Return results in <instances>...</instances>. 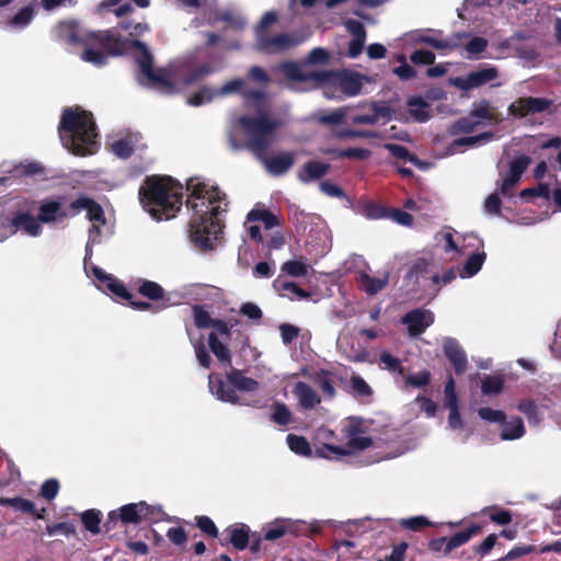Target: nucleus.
Wrapping results in <instances>:
<instances>
[{"label": "nucleus", "instance_id": "47", "mask_svg": "<svg viewBox=\"0 0 561 561\" xmlns=\"http://www.w3.org/2000/svg\"><path fill=\"white\" fill-rule=\"evenodd\" d=\"M309 266L302 260H291L283 263L282 272L293 277L305 276L308 272Z\"/></svg>", "mask_w": 561, "mask_h": 561}, {"label": "nucleus", "instance_id": "60", "mask_svg": "<svg viewBox=\"0 0 561 561\" xmlns=\"http://www.w3.org/2000/svg\"><path fill=\"white\" fill-rule=\"evenodd\" d=\"M410 59L415 65H433L435 55L430 50H415Z\"/></svg>", "mask_w": 561, "mask_h": 561}, {"label": "nucleus", "instance_id": "46", "mask_svg": "<svg viewBox=\"0 0 561 561\" xmlns=\"http://www.w3.org/2000/svg\"><path fill=\"white\" fill-rule=\"evenodd\" d=\"M492 138H493V134L490 131L482 133L477 136L460 137L453 142V147L455 149L459 148V147H463V146L474 147V146H479L482 142L489 141Z\"/></svg>", "mask_w": 561, "mask_h": 561}, {"label": "nucleus", "instance_id": "12", "mask_svg": "<svg viewBox=\"0 0 561 561\" xmlns=\"http://www.w3.org/2000/svg\"><path fill=\"white\" fill-rule=\"evenodd\" d=\"M354 262H358L363 265V268H358L356 273V280L359 285V288L366 294L373 296L381 291L387 287L390 279V272L385 271L379 273L377 276H371L369 274V266L364 261L362 256H355Z\"/></svg>", "mask_w": 561, "mask_h": 561}, {"label": "nucleus", "instance_id": "19", "mask_svg": "<svg viewBox=\"0 0 561 561\" xmlns=\"http://www.w3.org/2000/svg\"><path fill=\"white\" fill-rule=\"evenodd\" d=\"M402 41L405 44H411V45L427 44L436 49L450 48L454 46V44H451L449 41L442 39V38H438L437 36H435V34L431 30H427V31L416 30V31L409 32L402 36Z\"/></svg>", "mask_w": 561, "mask_h": 561}, {"label": "nucleus", "instance_id": "35", "mask_svg": "<svg viewBox=\"0 0 561 561\" xmlns=\"http://www.w3.org/2000/svg\"><path fill=\"white\" fill-rule=\"evenodd\" d=\"M230 535L231 545L238 549L243 550L249 543V527L244 524H237L227 529Z\"/></svg>", "mask_w": 561, "mask_h": 561}, {"label": "nucleus", "instance_id": "14", "mask_svg": "<svg viewBox=\"0 0 561 561\" xmlns=\"http://www.w3.org/2000/svg\"><path fill=\"white\" fill-rule=\"evenodd\" d=\"M552 105V101L545 98H519L508 106V113L514 117H525L546 112Z\"/></svg>", "mask_w": 561, "mask_h": 561}, {"label": "nucleus", "instance_id": "26", "mask_svg": "<svg viewBox=\"0 0 561 561\" xmlns=\"http://www.w3.org/2000/svg\"><path fill=\"white\" fill-rule=\"evenodd\" d=\"M67 216L59 201H44L39 206L38 220L42 222L62 220Z\"/></svg>", "mask_w": 561, "mask_h": 561}, {"label": "nucleus", "instance_id": "40", "mask_svg": "<svg viewBox=\"0 0 561 561\" xmlns=\"http://www.w3.org/2000/svg\"><path fill=\"white\" fill-rule=\"evenodd\" d=\"M208 343L211 352L215 354V356L218 358V360L224 365H230L231 363V356L230 352L227 348V346L221 343L215 333H210L208 336Z\"/></svg>", "mask_w": 561, "mask_h": 561}, {"label": "nucleus", "instance_id": "51", "mask_svg": "<svg viewBox=\"0 0 561 561\" xmlns=\"http://www.w3.org/2000/svg\"><path fill=\"white\" fill-rule=\"evenodd\" d=\"M380 364H381L382 368H385V369H387L389 371L398 373L400 375L403 374V368H402L400 359H398L397 357L392 356L387 351L381 352V354H380Z\"/></svg>", "mask_w": 561, "mask_h": 561}, {"label": "nucleus", "instance_id": "39", "mask_svg": "<svg viewBox=\"0 0 561 561\" xmlns=\"http://www.w3.org/2000/svg\"><path fill=\"white\" fill-rule=\"evenodd\" d=\"M229 381L239 390L252 392L257 390L259 382L252 378L245 377L238 370H233L228 375Z\"/></svg>", "mask_w": 561, "mask_h": 561}, {"label": "nucleus", "instance_id": "3", "mask_svg": "<svg viewBox=\"0 0 561 561\" xmlns=\"http://www.w3.org/2000/svg\"><path fill=\"white\" fill-rule=\"evenodd\" d=\"M280 119H272L267 114H260L255 119L242 116L234 123L247 138V147L262 161L266 171L275 176L286 173L295 163V153L283 152L270 157L264 153L275 140V131L283 126Z\"/></svg>", "mask_w": 561, "mask_h": 561}, {"label": "nucleus", "instance_id": "29", "mask_svg": "<svg viewBox=\"0 0 561 561\" xmlns=\"http://www.w3.org/2000/svg\"><path fill=\"white\" fill-rule=\"evenodd\" d=\"M0 505L1 506L9 505L12 508H14L15 511L32 514V515L36 516V518H39V519L44 518V514H45V508L37 511L35 507V504L32 501L22 499V497H12V499L0 497Z\"/></svg>", "mask_w": 561, "mask_h": 561}, {"label": "nucleus", "instance_id": "43", "mask_svg": "<svg viewBox=\"0 0 561 561\" xmlns=\"http://www.w3.org/2000/svg\"><path fill=\"white\" fill-rule=\"evenodd\" d=\"M530 163V157L526 154H517L510 161L508 170L505 172L520 179L522 174L529 167Z\"/></svg>", "mask_w": 561, "mask_h": 561}, {"label": "nucleus", "instance_id": "10", "mask_svg": "<svg viewBox=\"0 0 561 561\" xmlns=\"http://www.w3.org/2000/svg\"><path fill=\"white\" fill-rule=\"evenodd\" d=\"M72 214L80 210H87V217L93 222L89 230V241L87 244L85 256L91 255L90 248L92 244L100 242L101 226H104V214L102 207L87 197H80L71 203Z\"/></svg>", "mask_w": 561, "mask_h": 561}, {"label": "nucleus", "instance_id": "1", "mask_svg": "<svg viewBox=\"0 0 561 561\" xmlns=\"http://www.w3.org/2000/svg\"><path fill=\"white\" fill-rule=\"evenodd\" d=\"M135 47L139 50L137 62L148 83L163 92L182 90L195 81L210 73V67L204 65L197 68L186 67L180 73H171L167 69L154 70L152 57L145 44L138 41L121 42L112 31L91 33L84 42L82 60L101 66L108 56L123 54L128 48Z\"/></svg>", "mask_w": 561, "mask_h": 561}, {"label": "nucleus", "instance_id": "36", "mask_svg": "<svg viewBox=\"0 0 561 561\" xmlns=\"http://www.w3.org/2000/svg\"><path fill=\"white\" fill-rule=\"evenodd\" d=\"M524 433L525 428L522 419L513 417L510 421L503 423L501 437L504 440H512L520 438Z\"/></svg>", "mask_w": 561, "mask_h": 561}, {"label": "nucleus", "instance_id": "15", "mask_svg": "<svg viewBox=\"0 0 561 561\" xmlns=\"http://www.w3.org/2000/svg\"><path fill=\"white\" fill-rule=\"evenodd\" d=\"M436 249H440L446 253H451L450 260H454L456 256L462 254L465 252L466 245L463 244L466 237L461 236L459 232L454 231L449 228L439 231L436 237Z\"/></svg>", "mask_w": 561, "mask_h": 561}, {"label": "nucleus", "instance_id": "27", "mask_svg": "<svg viewBox=\"0 0 561 561\" xmlns=\"http://www.w3.org/2000/svg\"><path fill=\"white\" fill-rule=\"evenodd\" d=\"M280 71L284 76L291 81H300V82H311L313 85L320 88V81L314 77L320 75L321 72L316 73H306L302 71V68L294 62H287L279 66Z\"/></svg>", "mask_w": 561, "mask_h": 561}, {"label": "nucleus", "instance_id": "42", "mask_svg": "<svg viewBox=\"0 0 561 561\" xmlns=\"http://www.w3.org/2000/svg\"><path fill=\"white\" fill-rule=\"evenodd\" d=\"M271 420L279 425H287L291 421V412L285 403L276 402L271 407Z\"/></svg>", "mask_w": 561, "mask_h": 561}, {"label": "nucleus", "instance_id": "30", "mask_svg": "<svg viewBox=\"0 0 561 561\" xmlns=\"http://www.w3.org/2000/svg\"><path fill=\"white\" fill-rule=\"evenodd\" d=\"M218 21H224L227 24V27L232 30H241L247 24V20L243 15L232 9L222 12L220 16L210 15L208 18V23L211 25L216 24Z\"/></svg>", "mask_w": 561, "mask_h": 561}, {"label": "nucleus", "instance_id": "56", "mask_svg": "<svg viewBox=\"0 0 561 561\" xmlns=\"http://www.w3.org/2000/svg\"><path fill=\"white\" fill-rule=\"evenodd\" d=\"M488 46V41L483 37H472L466 45L467 56L469 58L476 57L482 53Z\"/></svg>", "mask_w": 561, "mask_h": 561}, {"label": "nucleus", "instance_id": "38", "mask_svg": "<svg viewBox=\"0 0 561 561\" xmlns=\"http://www.w3.org/2000/svg\"><path fill=\"white\" fill-rule=\"evenodd\" d=\"M479 526H472L467 530L459 531L450 538H447V548H445V554L450 553L454 549L468 542L473 535L479 533Z\"/></svg>", "mask_w": 561, "mask_h": 561}, {"label": "nucleus", "instance_id": "7", "mask_svg": "<svg viewBox=\"0 0 561 561\" xmlns=\"http://www.w3.org/2000/svg\"><path fill=\"white\" fill-rule=\"evenodd\" d=\"M232 93H241L244 96L245 105L249 108L253 107L257 111L256 116L251 117L252 119L257 118L260 114H266L263 106L265 102L264 94L259 91L250 90L248 81L243 79H233L225 83L220 89L210 90L208 88H204L198 93L190 98L187 103L194 106H199L210 102L217 96H225Z\"/></svg>", "mask_w": 561, "mask_h": 561}, {"label": "nucleus", "instance_id": "5", "mask_svg": "<svg viewBox=\"0 0 561 561\" xmlns=\"http://www.w3.org/2000/svg\"><path fill=\"white\" fill-rule=\"evenodd\" d=\"M59 135L66 149L78 156H88L99 148L98 134L91 114L69 108L64 112Z\"/></svg>", "mask_w": 561, "mask_h": 561}, {"label": "nucleus", "instance_id": "57", "mask_svg": "<svg viewBox=\"0 0 561 561\" xmlns=\"http://www.w3.org/2000/svg\"><path fill=\"white\" fill-rule=\"evenodd\" d=\"M479 416L490 423H503L505 414L501 410H493L491 408H481L478 411Z\"/></svg>", "mask_w": 561, "mask_h": 561}, {"label": "nucleus", "instance_id": "28", "mask_svg": "<svg viewBox=\"0 0 561 561\" xmlns=\"http://www.w3.org/2000/svg\"><path fill=\"white\" fill-rule=\"evenodd\" d=\"M208 385L211 393L216 396L217 399L236 403L237 402V396L232 388L227 386L221 379H219L215 375H209L208 377Z\"/></svg>", "mask_w": 561, "mask_h": 561}, {"label": "nucleus", "instance_id": "16", "mask_svg": "<svg viewBox=\"0 0 561 561\" xmlns=\"http://www.w3.org/2000/svg\"><path fill=\"white\" fill-rule=\"evenodd\" d=\"M84 268L88 275L92 274L101 284L105 285L106 288L117 298L124 300L131 299V295L127 291L124 284L114 278L112 275L106 274L100 267L90 264L88 262V256H85Z\"/></svg>", "mask_w": 561, "mask_h": 561}, {"label": "nucleus", "instance_id": "9", "mask_svg": "<svg viewBox=\"0 0 561 561\" xmlns=\"http://www.w3.org/2000/svg\"><path fill=\"white\" fill-rule=\"evenodd\" d=\"M482 122L495 124L501 122L495 108L492 107L488 101L473 104L470 116L455 123L451 127V133L454 135L471 133L481 125Z\"/></svg>", "mask_w": 561, "mask_h": 561}, {"label": "nucleus", "instance_id": "52", "mask_svg": "<svg viewBox=\"0 0 561 561\" xmlns=\"http://www.w3.org/2000/svg\"><path fill=\"white\" fill-rule=\"evenodd\" d=\"M503 379L500 376H489L482 381L481 390L484 394H497L503 388Z\"/></svg>", "mask_w": 561, "mask_h": 561}, {"label": "nucleus", "instance_id": "45", "mask_svg": "<svg viewBox=\"0 0 561 561\" xmlns=\"http://www.w3.org/2000/svg\"><path fill=\"white\" fill-rule=\"evenodd\" d=\"M249 221H261L266 229L273 228L278 225V220L276 216L273 214L262 210V209H252L248 214Z\"/></svg>", "mask_w": 561, "mask_h": 561}, {"label": "nucleus", "instance_id": "2", "mask_svg": "<svg viewBox=\"0 0 561 561\" xmlns=\"http://www.w3.org/2000/svg\"><path fill=\"white\" fill-rule=\"evenodd\" d=\"M187 206L192 210L191 237L202 248H210L222 231L221 214L226 211L225 194L201 179L187 181Z\"/></svg>", "mask_w": 561, "mask_h": 561}, {"label": "nucleus", "instance_id": "34", "mask_svg": "<svg viewBox=\"0 0 561 561\" xmlns=\"http://www.w3.org/2000/svg\"><path fill=\"white\" fill-rule=\"evenodd\" d=\"M194 321L198 328L214 327L222 334H228V328L222 321H211L207 311L201 307L194 308Z\"/></svg>", "mask_w": 561, "mask_h": 561}, {"label": "nucleus", "instance_id": "23", "mask_svg": "<svg viewBox=\"0 0 561 561\" xmlns=\"http://www.w3.org/2000/svg\"><path fill=\"white\" fill-rule=\"evenodd\" d=\"M444 353L454 366L457 374H462L467 368V356L459 343L451 337L444 340Z\"/></svg>", "mask_w": 561, "mask_h": 561}, {"label": "nucleus", "instance_id": "18", "mask_svg": "<svg viewBox=\"0 0 561 561\" xmlns=\"http://www.w3.org/2000/svg\"><path fill=\"white\" fill-rule=\"evenodd\" d=\"M301 39L289 35V34H278L275 36H265L261 41L256 42L257 49L264 53H277L289 49L296 45H298Z\"/></svg>", "mask_w": 561, "mask_h": 561}, {"label": "nucleus", "instance_id": "53", "mask_svg": "<svg viewBox=\"0 0 561 561\" xmlns=\"http://www.w3.org/2000/svg\"><path fill=\"white\" fill-rule=\"evenodd\" d=\"M430 379L431 375L427 370H422L417 374L409 375L405 377L404 389H408V387L422 388L430 382Z\"/></svg>", "mask_w": 561, "mask_h": 561}, {"label": "nucleus", "instance_id": "6", "mask_svg": "<svg viewBox=\"0 0 561 561\" xmlns=\"http://www.w3.org/2000/svg\"><path fill=\"white\" fill-rule=\"evenodd\" d=\"M342 433L347 438V444L345 446L332 444L330 440L334 436L333 431L328 427H320L317 432V438L322 445L317 447L316 456L330 460H337L356 451L366 449L373 444L371 438L365 435L362 431V423L357 419H347L343 423Z\"/></svg>", "mask_w": 561, "mask_h": 561}, {"label": "nucleus", "instance_id": "64", "mask_svg": "<svg viewBox=\"0 0 561 561\" xmlns=\"http://www.w3.org/2000/svg\"><path fill=\"white\" fill-rule=\"evenodd\" d=\"M501 209V201L496 193L490 194L484 201V210L490 215H497Z\"/></svg>", "mask_w": 561, "mask_h": 561}, {"label": "nucleus", "instance_id": "63", "mask_svg": "<svg viewBox=\"0 0 561 561\" xmlns=\"http://www.w3.org/2000/svg\"><path fill=\"white\" fill-rule=\"evenodd\" d=\"M168 539L174 545H183L187 540L185 530L182 527H172L167 531Z\"/></svg>", "mask_w": 561, "mask_h": 561}, {"label": "nucleus", "instance_id": "37", "mask_svg": "<svg viewBox=\"0 0 561 561\" xmlns=\"http://www.w3.org/2000/svg\"><path fill=\"white\" fill-rule=\"evenodd\" d=\"M410 115L417 122H426L431 117L430 105L420 98L408 102Z\"/></svg>", "mask_w": 561, "mask_h": 561}, {"label": "nucleus", "instance_id": "11", "mask_svg": "<svg viewBox=\"0 0 561 561\" xmlns=\"http://www.w3.org/2000/svg\"><path fill=\"white\" fill-rule=\"evenodd\" d=\"M442 266L443 264L436 254H424L412 263L405 278L413 285L419 284L420 278H431L434 284H438V272Z\"/></svg>", "mask_w": 561, "mask_h": 561}, {"label": "nucleus", "instance_id": "4", "mask_svg": "<svg viewBox=\"0 0 561 561\" xmlns=\"http://www.w3.org/2000/svg\"><path fill=\"white\" fill-rule=\"evenodd\" d=\"M145 210L157 220L173 218L182 206L183 187L171 178H149L139 191Z\"/></svg>", "mask_w": 561, "mask_h": 561}, {"label": "nucleus", "instance_id": "22", "mask_svg": "<svg viewBox=\"0 0 561 561\" xmlns=\"http://www.w3.org/2000/svg\"><path fill=\"white\" fill-rule=\"evenodd\" d=\"M293 394L302 409L312 410L321 403V396L310 385L304 381L295 383Z\"/></svg>", "mask_w": 561, "mask_h": 561}, {"label": "nucleus", "instance_id": "58", "mask_svg": "<svg viewBox=\"0 0 561 561\" xmlns=\"http://www.w3.org/2000/svg\"><path fill=\"white\" fill-rule=\"evenodd\" d=\"M351 388L355 394L360 396V397H367V396H370V393H371L370 387L359 376H353L351 378Z\"/></svg>", "mask_w": 561, "mask_h": 561}, {"label": "nucleus", "instance_id": "55", "mask_svg": "<svg viewBox=\"0 0 561 561\" xmlns=\"http://www.w3.org/2000/svg\"><path fill=\"white\" fill-rule=\"evenodd\" d=\"M139 293L149 299H158L162 297L163 289L157 283L146 280L139 286Z\"/></svg>", "mask_w": 561, "mask_h": 561}, {"label": "nucleus", "instance_id": "24", "mask_svg": "<svg viewBox=\"0 0 561 561\" xmlns=\"http://www.w3.org/2000/svg\"><path fill=\"white\" fill-rule=\"evenodd\" d=\"M273 287L280 297H285L290 300H302L310 297V294L300 288L297 284L284 280L280 277L273 282Z\"/></svg>", "mask_w": 561, "mask_h": 561}, {"label": "nucleus", "instance_id": "33", "mask_svg": "<svg viewBox=\"0 0 561 561\" xmlns=\"http://www.w3.org/2000/svg\"><path fill=\"white\" fill-rule=\"evenodd\" d=\"M291 529V523L288 519H275L264 527V539L276 540L283 537Z\"/></svg>", "mask_w": 561, "mask_h": 561}, {"label": "nucleus", "instance_id": "31", "mask_svg": "<svg viewBox=\"0 0 561 561\" xmlns=\"http://www.w3.org/2000/svg\"><path fill=\"white\" fill-rule=\"evenodd\" d=\"M12 225L14 227L13 231L24 230L27 234L36 237L41 232V226L38 220L28 214H19L13 220Z\"/></svg>", "mask_w": 561, "mask_h": 561}, {"label": "nucleus", "instance_id": "44", "mask_svg": "<svg viewBox=\"0 0 561 561\" xmlns=\"http://www.w3.org/2000/svg\"><path fill=\"white\" fill-rule=\"evenodd\" d=\"M519 181V178L501 171L497 181V190L503 196H510Z\"/></svg>", "mask_w": 561, "mask_h": 561}, {"label": "nucleus", "instance_id": "20", "mask_svg": "<svg viewBox=\"0 0 561 561\" xmlns=\"http://www.w3.org/2000/svg\"><path fill=\"white\" fill-rule=\"evenodd\" d=\"M434 322V314L428 310L416 309L407 313L403 323L408 325L411 335H419Z\"/></svg>", "mask_w": 561, "mask_h": 561}, {"label": "nucleus", "instance_id": "17", "mask_svg": "<svg viewBox=\"0 0 561 561\" xmlns=\"http://www.w3.org/2000/svg\"><path fill=\"white\" fill-rule=\"evenodd\" d=\"M301 374L311 379L321 390L323 397L332 400L336 394L335 385L337 376L334 371L328 369H319L312 374L308 369L302 368Z\"/></svg>", "mask_w": 561, "mask_h": 561}, {"label": "nucleus", "instance_id": "48", "mask_svg": "<svg viewBox=\"0 0 561 561\" xmlns=\"http://www.w3.org/2000/svg\"><path fill=\"white\" fill-rule=\"evenodd\" d=\"M287 444L290 450L298 455L307 456L311 453V448L308 440L302 436L289 434L287 436Z\"/></svg>", "mask_w": 561, "mask_h": 561}, {"label": "nucleus", "instance_id": "32", "mask_svg": "<svg viewBox=\"0 0 561 561\" xmlns=\"http://www.w3.org/2000/svg\"><path fill=\"white\" fill-rule=\"evenodd\" d=\"M329 169V164L320 161H310L304 165L298 173V179L301 182H309L317 180L324 175Z\"/></svg>", "mask_w": 561, "mask_h": 561}, {"label": "nucleus", "instance_id": "61", "mask_svg": "<svg viewBox=\"0 0 561 561\" xmlns=\"http://www.w3.org/2000/svg\"><path fill=\"white\" fill-rule=\"evenodd\" d=\"M196 524L202 531L210 537L216 538L218 536V529L214 522L207 516H199L196 518Z\"/></svg>", "mask_w": 561, "mask_h": 561}, {"label": "nucleus", "instance_id": "25", "mask_svg": "<svg viewBox=\"0 0 561 561\" xmlns=\"http://www.w3.org/2000/svg\"><path fill=\"white\" fill-rule=\"evenodd\" d=\"M34 14L35 5L30 3L9 16L5 20V26L11 31H21L32 22Z\"/></svg>", "mask_w": 561, "mask_h": 561}, {"label": "nucleus", "instance_id": "62", "mask_svg": "<svg viewBox=\"0 0 561 561\" xmlns=\"http://www.w3.org/2000/svg\"><path fill=\"white\" fill-rule=\"evenodd\" d=\"M282 341L284 344H289L299 334V329L293 324L284 323L279 327Z\"/></svg>", "mask_w": 561, "mask_h": 561}, {"label": "nucleus", "instance_id": "49", "mask_svg": "<svg viewBox=\"0 0 561 561\" xmlns=\"http://www.w3.org/2000/svg\"><path fill=\"white\" fill-rule=\"evenodd\" d=\"M84 527L92 534L100 533L101 513L95 510H89L81 515Z\"/></svg>", "mask_w": 561, "mask_h": 561}, {"label": "nucleus", "instance_id": "41", "mask_svg": "<svg viewBox=\"0 0 561 561\" xmlns=\"http://www.w3.org/2000/svg\"><path fill=\"white\" fill-rule=\"evenodd\" d=\"M485 254L484 253H476L469 256L467 260L463 270L460 273L462 278L471 277L476 275L482 267L484 263Z\"/></svg>", "mask_w": 561, "mask_h": 561}, {"label": "nucleus", "instance_id": "59", "mask_svg": "<svg viewBox=\"0 0 561 561\" xmlns=\"http://www.w3.org/2000/svg\"><path fill=\"white\" fill-rule=\"evenodd\" d=\"M58 491L59 483L55 479L46 480L41 486V495L48 501L54 500L58 494Z\"/></svg>", "mask_w": 561, "mask_h": 561}, {"label": "nucleus", "instance_id": "21", "mask_svg": "<svg viewBox=\"0 0 561 561\" xmlns=\"http://www.w3.org/2000/svg\"><path fill=\"white\" fill-rule=\"evenodd\" d=\"M153 508L145 502L131 503L119 508V517L125 524H138L150 517Z\"/></svg>", "mask_w": 561, "mask_h": 561}, {"label": "nucleus", "instance_id": "13", "mask_svg": "<svg viewBox=\"0 0 561 561\" xmlns=\"http://www.w3.org/2000/svg\"><path fill=\"white\" fill-rule=\"evenodd\" d=\"M499 77V70L493 66L471 71L467 76L449 79V84L462 90L470 91L480 88Z\"/></svg>", "mask_w": 561, "mask_h": 561}, {"label": "nucleus", "instance_id": "8", "mask_svg": "<svg viewBox=\"0 0 561 561\" xmlns=\"http://www.w3.org/2000/svg\"><path fill=\"white\" fill-rule=\"evenodd\" d=\"M320 81V88L327 99L340 100L342 94L357 95L363 87L364 77L350 71L321 72L314 77Z\"/></svg>", "mask_w": 561, "mask_h": 561}, {"label": "nucleus", "instance_id": "50", "mask_svg": "<svg viewBox=\"0 0 561 561\" xmlns=\"http://www.w3.org/2000/svg\"><path fill=\"white\" fill-rule=\"evenodd\" d=\"M113 152L121 158L128 157L134 150L133 137L121 138L112 142Z\"/></svg>", "mask_w": 561, "mask_h": 561}, {"label": "nucleus", "instance_id": "54", "mask_svg": "<svg viewBox=\"0 0 561 561\" xmlns=\"http://www.w3.org/2000/svg\"><path fill=\"white\" fill-rule=\"evenodd\" d=\"M277 20L275 12H267L263 15L262 20L260 21L259 25L255 27V36L256 42L261 41L265 36H267L266 32L267 28L273 25Z\"/></svg>", "mask_w": 561, "mask_h": 561}]
</instances>
